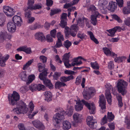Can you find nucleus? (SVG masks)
Returning a JSON list of instances; mask_svg holds the SVG:
<instances>
[{
    "instance_id": "f257e3e1",
    "label": "nucleus",
    "mask_w": 130,
    "mask_h": 130,
    "mask_svg": "<svg viewBox=\"0 0 130 130\" xmlns=\"http://www.w3.org/2000/svg\"><path fill=\"white\" fill-rule=\"evenodd\" d=\"M73 107L70 106L68 108L66 112L63 111L62 109L60 107L57 108L55 110V112H58L53 117V121L55 126L60 124L61 121L64 118V115H67L69 116H71L73 112Z\"/></svg>"
},
{
    "instance_id": "f03ea898",
    "label": "nucleus",
    "mask_w": 130,
    "mask_h": 130,
    "mask_svg": "<svg viewBox=\"0 0 130 130\" xmlns=\"http://www.w3.org/2000/svg\"><path fill=\"white\" fill-rule=\"evenodd\" d=\"M61 21L60 26L62 28H65L64 33L66 37H69L70 35L73 37L76 35L77 31L79 29V27L75 24L72 25L69 29V27L66 26L67 25V14L63 13L61 18Z\"/></svg>"
},
{
    "instance_id": "7ed1b4c3",
    "label": "nucleus",
    "mask_w": 130,
    "mask_h": 130,
    "mask_svg": "<svg viewBox=\"0 0 130 130\" xmlns=\"http://www.w3.org/2000/svg\"><path fill=\"white\" fill-rule=\"evenodd\" d=\"M13 111L18 114H24L27 113V115L30 119L32 118L38 113L37 111H36L31 114V113L32 112H31L30 111L29 112V113L28 108L26 107V104L23 102H20L19 105H17V107L13 109Z\"/></svg>"
},
{
    "instance_id": "20e7f679",
    "label": "nucleus",
    "mask_w": 130,
    "mask_h": 130,
    "mask_svg": "<svg viewBox=\"0 0 130 130\" xmlns=\"http://www.w3.org/2000/svg\"><path fill=\"white\" fill-rule=\"evenodd\" d=\"M82 102L89 110L91 114H94L95 112V108L94 104L93 103H89L83 100L81 101L79 99L76 101V104L75 108V110L79 111L81 110L83 108V105L81 104Z\"/></svg>"
},
{
    "instance_id": "39448f33",
    "label": "nucleus",
    "mask_w": 130,
    "mask_h": 130,
    "mask_svg": "<svg viewBox=\"0 0 130 130\" xmlns=\"http://www.w3.org/2000/svg\"><path fill=\"white\" fill-rule=\"evenodd\" d=\"M88 10L91 11L92 12V14L91 17V23L93 25H96L97 22L96 18L100 16L101 15V14L97 11L95 6L93 5H91L90 8L88 9Z\"/></svg>"
},
{
    "instance_id": "423d86ee",
    "label": "nucleus",
    "mask_w": 130,
    "mask_h": 130,
    "mask_svg": "<svg viewBox=\"0 0 130 130\" xmlns=\"http://www.w3.org/2000/svg\"><path fill=\"white\" fill-rule=\"evenodd\" d=\"M116 85L119 92L120 93L123 95L126 93V88L127 85L126 82L123 79H120L118 80Z\"/></svg>"
},
{
    "instance_id": "0eeeda50",
    "label": "nucleus",
    "mask_w": 130,
    "mask_h": 130,
    "mask_svg": "<svg viewBox=\"0 0 130 130\" xmlns=\"http://www.w3.org/2000/svg\"><path fill=\"white\" fill-rule=\"evenodd\" d=\"M47 75V72L44 71L40 73L39 75V78L41 80H43L44 84L50 89H52L53 86L50 80L47 79L45 77Z\"/></svg>"
},
{
    "instance_id": "6e6552de",
    "label": "nucleus",
    "mask_w": 130,
    "mask_h": 130,
    "mask_svg": "<svg viewBox=\"0 0 130 130\" xmlns=\"http://www.w3.org/2000/svg\"><path fill=\"white\" fill-rule=\"evenodd\" d=\"M8 98L9 103L12 105H14L20 98L19 94L15 91H13L11 94H8Z\"/></svg>"
},
{
    "instance_id": "1a4fd4ad",
    "label": "nucleus",
    "mask_w": 130,
    "mask_h": 130,
    "mask_svg": "<svg viewBox=\"0 0 130 130\" xmlns=\"http://www.w3.org/2000/svg\"><path fill=\"white\" fill-rule=\"evenodd\" d=\"M105 87L107 89L106 90L105 93V96L108 103L110 105L112 102L111 96L110 92V90L112 88L111 85L109 83H107L105 85Z\"/></svg>"
},
{
    "instance_id": "9d476101",
    "label": "nucleus",
    "mask_w": 130,
    "mask_h": 130,
    "mask_svg": "<svg viewBox=\"0 0 130 130\" xmlns=\"http://www.w3.org/2000/svg\"><path fill=\"white\" fill-rule=\"evenodd\" d=\"M96 92L95 89L93 87L89 88L87 91H84L83 93L84 98L88 100L94 95Z\"/></svg>"
},
{
    "instance_id": "9b49d317",
    "label": "nucleus",
    "mask_w": 130,
    "mask_h": 130,
    "mask_svg": "<svg viewBox=\"0 0 130 130\" xmlns=\"http://www.w3.org/2000/svg\"><path fill=\"white\" fill-rule=\"evenodd\" d=\"M34 3V0H28V5L29 8L31 11L41 8L42 5L40 3L36 4L33 6V4Z\"/></svg>"
},
{
    "instance_id": "f8f14e48",
    "label": "nucleus",
    "mask_w": 130,
    "mask_h": 130,
    "mask_svg": "<svg viewBox=\"0 0 130 130\" xmlns=\"http://www.w3.org/2000/svg\"><path fill=\"white\" fill-rule=\"evenodd\" d=\"M21 14V13H18L17 15H14L12 18L13 23L19 26H21L23 22L22 19L20 16Z\"/></svg>"
},
{
    "instance_id": "ddd939ff",
    "label": "nucleus",
    "mask_w": 130,
    "mask_h": 130,
    "mask_svg": "<svg viewBox=\"0 0 130 130\" xmlns=\"http://www.w3.org/2000/svg\"><path fill=\"white\" fill-rule=\"evenodd\" d=\"M3 9L4 12L7 17H12L15 12L13 8L8 6H4Z\"/></svg>"
},
{
    "instance_id": "4468645a",
    "label": "nucleus",
    "mask_w": 130,
    "mask_h": 130,
    "mask_svg": "<svg viewBox=\"0 0 130 130\" xmlns=\"http://www.w3.org/2000/svg\"><path fill=\"white\" fill-rule=\"evenodd\" d=\"M86 24V25L88 28H89L90 26L89 24V20L85 18H78L77 20V24L79 26L83 27L84 25V24Z\"/></svg>"
},
{
    "instance_id": "2eb2a0df",
    "label": "nucleus",
    "mask_w": 130,
    "mask_h": 130,
    "mask_svg": "<svg viewBox=\"0 0 130 130\" xmlns=\"http://www.w3.org/2000/svg\"><path fill=\"white\" fill-rule=\"evenodd\" d=\"M34 127L39 130H44L45 127L43 123L39 120H36L32 122Z\"/></svg>"
},
{
    "instance_id": "dca6fc26",
    "label": "nucleus",
    "mask_w": 130,
    "mask_h": 130,
    "mask_svg": "<svg viewBox=\"0 0 130 130\" xmlns=\"http://www.w3.org/2000/svg\"><path fill=\"white\" fill-rule=\"evenodd\" d=\"M99 105L102 110V112L104 113L106 109V101L104 96L102 95L100 96Z\"/></svg>"
},
{
    "instance_id": "f3484780",
    "label": "nucleus",
    "mask_w": 130,
    "mask_h": 130,
    "mask_svg": "<svg viewBox=\"0 0 130 130\" xmlns=\"http://www.w3.org/2000/svg\"><path fill=\"white\" fill-rule=\"evenodd\" d=\"M15 24L13 22H10L8 23L7 25V27L8 30L9 32L13 33L16 30V27Z\"/></svg>"
},
{
    "instance_id": "a211bd4d",
    "label": "nucleus",
    "mask_w": 130,
    "mask_h": 130,
    "mask_svg": "<svg viewBox=\"0 0 130 130\" xmlns=\"http://www.w3.org/2000/svg\"><path fill=\"white\" fill-rule=\"evenodd\" d=\"M35 38L41 41H44L45 39V37L43 33L41 32H38L35 35Z\"/></svg>"
},
{
    "instance_id": "6ab92c4d",
    "label": "nucleus",
    "mask_w": 130,
    "mask_h": 130,
    "mask_svg": "<svg viewBox=\"0 0 130 130\" xmlns=\"http://www.w3.org/2000/svg\"><path fill=\"white\" fill-rule=\"evenodd\" d=\"M86 122L87 125L91 128H94L95 122L93 120L92 116H88L87 118Z\"/></svg>"
},
{
    "instance_id": "aec40b11",
    "label": "nucleus",
    "mask_w": 130,
    "mask_h": 130,
    "mask_svg": "<svg viewBox=\"0 0 130 130\" xmlns=\"http://www.w3.org/2000/svg\"><path fill=\"white\" fill-rule=\"evenodd\" d=\"M73 117L74 122L78 123H80L82 118V116L77 113H74L73 115Z\"/></svg>"
},
{
    "instance_id": "412c9836",
    "label": "nucleus",
    "mask_w": 130,
    "mask_h": 130,
    "mask_svg": "<svg viewBox=\"0 0 130 130\" xmlns=\"http://www.w3.org/2000/svg\"><path fill=\"white\" fill-rule=\"evenodd\" d=\"M62 128L64 130H68L71 127V123L68 121H64L62 123Z\"/></svg>"
},
{
    "instance_id": "4be33fe9",
    "label": "nucleus",
    "mask_w": 130,
    "mask_h": 130,
    "mask_svg": "<svg viewBox=\"0 0 130 130\" xmlns=\"http://www.w3.org/2000/svg\"><path fill=\"white\" fill-rule=\"evenodd\" d=\"M45 96V100L47 102H49L52 100V94L49 91H46L44 93Z\"/></svg>"
},
{
    "instance_id": "5701e85b",
    "label": "nucleus",
    "mask_w": 130,
    "mask_h": 130,
    "mask_svg": "<svg viewBox=\"0 0 130 130\" xmlns=\"http://www.w3.org/2000/svg\"><path fill=\"white\" fill-rule=\"evenodd\" d=\"M117 7V5L116 3L113 1L110 2L108 5V9L111 11H114Z\"/></svg>"
},
{
    "instance_id": "b1692460",
    "label": "nucleus",
    "mask_w": 130,
    "mask_h": 130,
    "mask_svg": "<svg viewBox=\"0 0 130 130\" xmlns=\"http://www.w3.org/2000/svg\"><path fill=\"white\" fill-rule=\"evenodd\" d=\"M87 34L90 36L91 39L96 44L99 43L95 37L93 33L91 31H87Z\"/></svg>"
},
{
    "instance_id": "393cba45",
    "label": "nucleus",
    "mask_w": 130,
    "mask_h": 130,
    "mask_svg": "<svg viewBox=\"0 0 130 130\" xmlns=\"http://www.w3.org/2000/svg\"><path fill=\"white\" fill-rule=\"evenodd\" d=\"M43 25L41 24H35L34 25H32L29 26V28L31 30H34L37 29L41 28L43 27Z\"/></svg>"
},
{
    "instance_id": "a878e982",
    "label": "nucleus",
    "mask_w": 130,
    "mask_h": 130,
    "mask_svg": "<svg viewBox=\"0 0 130 130\" xmlns=\"http://www.w3.org/2000/svg\"><path fill=\"white\" fill-rule=\"evenodd\" d=\"M73 78V76L72 75H71L67 77L64 76L61 77L60 78V80L61 82H65Z\"/></svg>"
},
{
    "instance_id": "bb28decb",
    "label": "nucleus",
    "mask_w": 130,
    "mask_h": 130,
    "mask_svg": "<svg viewBox=\"0 0 130 130\" xmlns=\"http://www.w3.org/2000/svg\"><path fill=\"white\" fill-rule=\"evenodd\" d=\"M108 3L107 1L106 0H100L99 1V7H106V5Z\"/></svg>"
},
{
    "instance_id": "cd10ccee",
    "label": "nucleus",
    "mask_w": 130,
    "mask_h": 130,
    "mask_svg": "<svg viewBox=\"0 0 130 130\" xmlns=\"http://www.w3.org/2000/svg\"><path fill=\"white\" fill-rule=\"evenodd\" d=\"M29 10H30L28 8V7H26L24 9V10L25 12L24 13L25 16L27 19L31 17V14Z\"/></svg>"
},
{
    "instance_id": "c85d7f7f",
    "label": "nucleus",
    "mask_w": 130,
    "mask_h": 130,
    "mask_svg": "<svg viewBox=\"0 0 130 130\" xmlns=\"http://www.w3.org/2000/svg\"><path fill=\"white\" fill-rule=\"evenodd\" d=\"M19 77L23 81H26L27 78V76L26 72H22L19 74Z\"/></svg>"
},
{
    "instance_id": "c756f323",
    "label": "nucleus",
    "mask_w": 130,
    "mask_h": 130,
    "mask_svg": "<svg viewBox=\"0 0 130 130\" xmlns=\"http://www.w3.org/2000/svg\"><path fill=\"white\" fill-rule=\"evenodd\" d=\"M7 33L4 30H3L0 32V41L2 42L3 40L5 39L7 36Z\"/></svg>"
},
{
    "instance_id": "7c9ffc66",
    "label": "nucleus",
    "mask_w": 130,
    "mask_h": 130,
    "mask_svg": "<svg viewBox=\"0 0 130 130\" xmlns=\"http://www.w3.org/2000/svg\"><path fill=\"white\" fill-rule=\"evenodd\" d=\"M70 52L66 53L63 56L62 60L63 62L70 61L69 59L70 56Z\"/></svg>"
},
{
    "instance_id": "2f4dec72",
    "label": "nucleus",
    "mask_w": 130,
    "mask_h": 130,
    "mask_svg": "<svg viewBox=\"0 0 130 130\" xmlns=\"http://www.w3.org/2000/svg\"><path fill=\"white\" fill-rule=\"evenodd\" d=\"M66 85V84L65 83L58 81L56 83L55 87L56 89H59L60 87H64Z\"/></svg>"
},
{
    "instance_id": "473e14b6",
    "label": "nucleus",
    "mask_w": 130,
    "mask_h": 130,
    "mask_svg": "<svg viewBox=\"0 0 130 130\" xmlns=\"http://www.w3.org/2000/svg\"><path fill=\"white\" fill-rule=\"evenodd\" d=\"M124 122L126 127L128 129L130 128V119L129 117H126L125 118Z\"/></svg>"
},
{
    "instance_id": "72a5a7b5",
    "label": "nucleus",
    "mask_w": 130,
    "mask_h": 130,
    "mask_svg": "<svg viewBox=\"0 0 130 130\" xmlns=\"http://www.w3.org/2000/svg\"><path fill=\"white\" fill-rule=\"evenodd\" d=\"M90 64L91 67L94 69L98 70L99 69V67L98 63L96 62H91Z\"/></svg>"
},
{
    "instance_id": "f704fd0d",
    "label": "nucleus",
    "mask_w": 130,
    "mask_h": 130,
    "mask_svg": "<svg viewBox=\"0 0 130 130\" xmlns=\"http://www.w3.org/2000/svg\"><path fill=\"white\" fill-rule=\"evenodd\" d=\"M107 117L108 121H112L114 119L115 116L112 112H108L107 113Z\"/></svg>"
},
{
    "instance_id": "c9c22d12",
    "label": "nucleus",
    "mask_w": 130,
    "mask_h": 130,
    "mask_svg": "<svg viewBox=\"0 0 130 130\" xmlns=\"http://www.w3.org/2000/svg\"><path fill=\"white\" fill-rule=\"evenodd\" d=\"M35 78V76L34 74H32L29 75L28 77V80L27 82V84H29L31 83Z\"/></svg>"
},
{
    "instance_id": "e433bc0d",
    "label": "nucleus",
    "mask_w": 130,
    "mask_h": 130,
    "mask_svg": "<svg viewBox=\"0 0 130 130\" xmlns=\"http://www.w3.org/2000/svg\"><path fill=\"white\" fill-rule=\"evenodd\" d=\"M107 31L110 34H107V35L109 36H110L111 37H113L114 35L115 34L116 32L115 30V29H113V28L112 29L107 30Z\"/></svg>"
},
{
    "instance_id": "4c0bfd02",
    "label": "nucleus",
    "mask_w": 130,
    "mask_h": 130,
    "mask_svg": "<svg viewBox=\"0 0 130 130\" xmlns=\"http://www.w3.org/2000/svg\"><path fill=\"white\" fill-rule=\"evenodd\" d=\"M63 45L65 47L68 49L71 46L72 43L71 42L68 40H67L64 41Z\"/></svg>"
},
{
    "instance_id": "58836bf2",
    "label": "nucleus",
    "mask_w": 130,
    "mask_h": 130,
    "mask_svg": "<svg viewBox=\"0 0 130 130\" xmlns=\"http://www.w3.org/2000/svg\"><path fill=\"white\" fill-rule=\"evenodd\" d=\"M33 61L34 60L33 59L28 61L27 62L24 66L23 69L24 70L26 69L33 62Z\"/></svg>"
},
{
    "instance_id": "ea45409f",
    "label": "nucleus",
    "mask_w": 130,
    "mask_h": 130,
    "mask_svg": "<svg viewBox=\"0 0 130 130\" xmlns=\"http://www.w3.org/2000/svg\"><path fill=\"white\" fill-rule=\"evenodd\" d=\"M61 11V10L60 9H54L51 10L50 15L51 16H52L55 14L59 13Z\"/></svg>"
},
{
    "instance_id": "a19ab883",
    "label": "nucleus",
    "mask_w": 130,
    "mask_h": 130,
    "mask_svg": "<svg viewBox=\"0 0 130 130\" xmlns=\"http://www.w3.org/2000/svg\"><path fill=\"white\" fill-rule=\"evenodd\" d=\"M5 22L4 15L2 13H0V26H2L4 25Z\"/></svg>"
},
{
    "instance_id": "79ce46f5",
    "label": "nucleus",
    "mask_w": 130,
    "mask_h": 130,
    "mask_svg": "<svg viewBox=\"0 0 130 130\" xmlns=\"http://www.w3.org/2000/svg\"><path fill=\"white\" fill-rule=\"evenodd\" d=\"M77 36L78 38L81 39H85L87 37V36L85 34L81 32H79L77 35Z\"/></svg>"
},
{
    "instance_id": "37998d69",
    "label": "nucleus",
    "mask_w": 130,
    "mask_h": 130,
    "mask_svg": "<svg viewBox=\"0 0 130 130\" xmlns=\"http://www.w3.org/2000/svg\"><path fill=\"white\" fill-rule=\"evenodd\" d=\"M61 75V73L60 72H55L53 75L54 79L57 80L60 76Z\"/></svg>"
},
{
    "instance_id": "c03bdc74",
    "label": "nucleus",
    "mask_w": 130,
    "mask_h": 130,
    "mask_svg": "<svg viewBox=\"0 0 130 130\" xmlns=\"http://www.w3.org/2000/svg\"><path fill=\"white\" fill-rule=\"evenodd\" d=\"M62 41L58 40L57 41L56 44L54 47V48H60L62 46Z\"/></svg>"
},
{
    "instance_id": "a18cd8bd",
    "label": "nucleus",
    "mask_w": 130,
    "mask_h": 130,
    "mask_svg": "<svg viewBox=\"0 0 130 130\" xmlns=\"http://www.w3.org/2000/svg\"><path fill=\"white\" fill-rule=\"evenodd\" d=\"M28 90H29V88L28 87L23 86L20 88V91L21 92L23 93L26 92Z\"/></svg>"
},
{
    "instance_id": "49530a36",
    "label": "nucleus",
    "mask_w": 130,
    "mask_h": 130,
    "mask_svg": "<svg viewBox=\"0 0 130 130\" xmlns=\"http://www.w3.org/2000/svg\"><path fill=\"white\" fill-rule=\"evenodd\" d=\"M103 50L104 53L107 56H109L110 55L111 51L107 47H105L103 48Z\"/></svg>"
},
{
    "instance_id": "de8ad7c7",
    "label": "nucleus",
    "mask_w": 130,
    "mask_h": 130,
    "mask_svg": "<svg viewBox=\"0 0 130 130\" xmlns=\"http://www.w3.org/2000/svg\"><path fill=\"white\" fill-rule=\"evenodd\" d=\"M37 90L39 91L41 90H44L45 89V86L42 84H39L37 85Z\"/></svg>"
},
{
    "instance_id": "09e8293b",
    "label": "nucleus",
    "mask_w": 130,
    "mask_h": 130,
    "mask_svg": "<svg viewBox=\"0 0 130 130\" xmlns=\"http://www.w3.org/2000/svg\"><path fill=\"white\" fill-rule=\"evenodd\" d=\"M28 88L32 92L37 90V84L31 85L29 86Z\"/></svg>"
},
{
    "instance_id": "8fccbe9b",
    "label": "nucleus",
    "mask_w": 130,
    "mask_h": 130,
    "mask_svg": "<svg viewBox=\"0 0 130 130\" xmlns=\"http://www.w3.org/2000/svg\"><path fill=\"white\" fill-rule=\"evenodd\" d=\"M57 38L58 40H60L62 41L64 40V39L63 35L60 32H58L57 33Z\"/></svg>"
},
{
    "instance_id": "3c124183",
    "label": "nucleus",
    "mask_w": 130,
    "mask_h": 130,
    "mask_svg": "<svg viewBox=\"0 0 130 130\" xmlns=\"http://www.w3.org/2000/svg\"><path fill=\"white\" fill-rule=\"evenodd\" d=\"M122 12L124 14H128L130 13V10L127 7H124L122 9Z\"/></svg>"
},
{
    "instance_id": "603ef678",
    "label": "nucleus",
    "mask_w": 130,
    "mask_h": 130,
    "mask_svg": "<svg viewBox=\"0 0 130 130\" xmlns=\"http://www.w3.org/2000/svg\"><path fill=\"white\" fill-rule=\"evenodd\" d=\"M76 60V63L77 66L81 64L82 63V61L81 60V59L82 57L81 56H79L75 58Z\"/></svg>"
},
{
    "instance_id": "864d4df0",
    "label": "nucleus",
    "mask_w": 130,
    "mask_h": 130,
    "mask_svg": "<svg viewBox=\"0 0 130 130\" xmlns=\"http://www.w3.org/2000/svg\"><path fill=\"white\" fill-rule=\"evenodd\" d=\"M112 15L113 18L117 21L119 23H122V21L120 18L116 15L113 14Z\"/></svg>"
},
{
    "instance_id": "5fc2aeb1",
    "label": "nucleus",
    "mask_w": 130,
    "mask_h": 130,
    "mask_svg": "<svg viewBox=\"0 0 130 130\" xmlns=\"http://www.w3.org/2000/svg\"><path fill=\"white\" fill-rule=\"evenodd\" d=\"M116 1L119 7L120 8L123 7L124 4L123 0H116Z\"/></svg>"
},
{
    "instance_id": "6e6d98bb",
    "label": "nucleus",
    "mask_w": 130,
    "mask_h": 130,
    "mask_svg": "<svg viewBox=\"0 0 130 130\" xmlns=\"http://www.w3.org/2000/svg\"><path fill=\"white\" fill-rule=\"evenodd\" d=\"M90 0H85L84 1V7H88L90 5Z\"/></svg>"
},
{
    "instance_id": "4d7b16f0",
    "label": "nucleus",
    "mask_w": 130,
    "mask_h": 130,
    "mask_svg": "<svg viewBox=\"0 0 130 130\" xmlns=\"http://www.w3.org/2000/svg\"><path fill=\"white\" fill-rule=\"evenodd\" d=\"M114 67V65L113 62L112 61H110L108 63V68L109 69L111 70L113 69Z\"/></svg>"
},
{
    "instance_id": "13d9d810",
    "label": "nucleus",
    "mask_w": 130,
    "mask_h": 130,
    "mask_svg": "<svg viewBox=\"0 0 130 130\" xmlns=\"http://www.w3.org/2000/svg\"><path fill=\"white\" fill-rule=\"evenodd\" d=\"M39 58L40 60L43 62L44 63L46 62L47 58L46 56L42 55L40 56Z\"/></svg>"
},
{
    "instance_id": "bf43d9fd",
    "label": "nucleus",
    "mask_w": 130,
    "mask_h": 130,
    "mask_svg": "<svg viewBox=\"0 0 130 130\" xmlns=\"http://www.w3.org/2000/svg\"><path fill=\"white\" fill-rule=\"evenodd\" d=\"M107 121H108V120L106 116H105L103 118L101 121V124L102 125H104L106 123Z\"/></svg>"
},
{
    "instance_id": "052dcab7",
    "label": "nucleus",
    "mask_w": 130,
    "mask_h": 130,
    "mask_svg": "<svg viewBox=\"0 0 130 130\" xmlns=\"http://www.w3.org/2000/svg\"><path fill=\"white\" fill-rule=\"evenodd\" d=\"M45 66L41 63H39L38 64L39 70V72H41L44 69Z\"/></svg>"
},
{
    "instance_id": "680f3d73",
    "label": "nucleus",
    "mask_w": 130,
    "mask_h": 130,
    "mask_svg": "<svg viewBox=\"0 0 130 130\" xmlns=\"http://www.w3.org/2000/svg\"><path fill=\"white\" fill-rule=\"evenodd\" d=\"M108 126L110 129L113 130L115 129V124L113 122H111L108 124Z\"/></svg>"
},
{
    "instance_id": "e2e57ef3",
    "label": "nucleus",
    "mask_w": 130,
    "mask_h": 130,
    "mask_svg": "<svg viewBox=\"0 0 130 130\" xmlns=\"http://www.w3.org/2000/svg\"><path fill=\"white\" fill-rule=\"evenodd\" d=\"M56 30L55 29L51 30L50 31V34L51 36L52 37L55 38L56 37Z\"/></svg>"
},
{
    "instance_id": "0e129e2a",
    "label": "nucleus",
    "mask_w": 130,
    "mask_h": 130,
    "mask_svg": "<svg viewBox=\"0 0 130 130\" xmlns=\"http://www.w3.org/2000/svg\"><path fill=\"white\" fill-rule=\"evenodd\" d=\"M100 9L101 12L102 13L104 14H106L107 13L106 7H99Z\"/></svg>"
},
{
    "instance_id": "69168bd1",
    "label": "nucleus",
    "mask_w": 130,
    "mask_h": 130,
    "mask_svg": "<svg viewBox=\"0 0 130 130\" xmlns=\"http://www.w3.org/2000/svg\"><path fill=\"white\" fill-rule=\"evenodd\" d=\"M26 46L20 47L17 49V50L18 51H23L24 52L26 48Z\"/></svg>"
},
{
    "instance_id": "338daca9",
    "label": "nucleus",
    "mask_w": 130,
    "mask_h": 130,
    "mask_svg": "<svg viewBox=\"0 0 130 130\" xmlns=\"http://www.w3.org/2000/svg\"><path fill=\"white\" fill-rule=\"evenodd\" d=\"M125 24L130 27V18H128L124 20Z\"/></svg>"
},
{
    "instance_id": "774afa93",
    "label": "nucleus",
    "mask_w": 130,
    "mask_h": 130,
    "mask_svg": "<svg viewBox=\"0 0 130 130\" xmlns=\"http://www.w3.org/2000/svg\"><path fill=\"white\" fill-rule=\"evenodd\" d=\"M18 127L20 130H27L25 128L24 125L22 123L20 124L18 126Z\"/></svg>"
}]
</instances>
